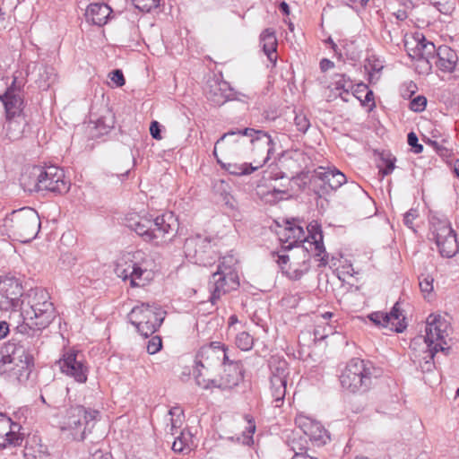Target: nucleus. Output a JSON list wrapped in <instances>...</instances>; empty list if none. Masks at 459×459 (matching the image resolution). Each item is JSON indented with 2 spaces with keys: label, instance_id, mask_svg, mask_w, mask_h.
<instances>
[{
  "label": "nucleus",
  "instance_id": "f257e3e1",
  "mask_svg": "<svg viewBox=\"0 0 459 459\" xmlns=\"http://www.w3.org/2000/svg\"><path fill=\"white\" fill-rule=\"evenodd\" d=\"M307 232L308 235L301 241L295 237L286 236V231H280L278 238L281 250L271 252V256L282 273L291 281L300 280L309 271L311 252L314 256L320 257V266H326L328 264L323 231Z\"/></svg>",
  "mask_w": 459,
  "mask_h": 459
},
{
  "label": "nucleus",
  "instance_id": "f03ea898",
  "mask_svg": "<svg viewBox=\"0 0 459 459\" xmlns=\"http://www.w3.org/2000/svg\"><path fill=\"white\" fill-rule=\"evenodd\" d=\"M20 333L25 335L17 343L9 342L5 344V354L1 361L6 366L5 371L10 377L19 383L29 379L34 368V357L38 353L39 342H40V332L33 324V320H24L17 326Z\"/></svg>",
  "mask_w": 459,
  "mask_h": 459
},
{
  "label": "nucleus",
  "instance_id": "7ed1b4c3",
  "mask_svg": "<svg viewBox=\"0 0 459 459\" xmlns=\"http://www.w3.org/2000/svg\"><path fill=\"white\" fill-rule=\"evenodd\" d=\"M244 136L250 138L249 143L255 146L261 144L265 147L266 157L263 163H265L270 155L274 152V143L268 133L255 130L254 128L246 127L244 129L230 130L224 133L215 143L212 154L217 158V148L221 147V152L227 158L238 157L242 154L243 146L245 145Z\"/></svg>",
  "mask_w": 459,
  "mask_h": 459
},
{
  "label": "nucleus",
  "instance_id": "20e7f679",
  "mask_svg": "<svg viewBox=\"0 0 459 459\" xmlns=\"http://www.w3.org/2000/svg\"><path fill=\"white\" fill-rule=\"evenodd\" d=\"M21 315L24 320H33L38 331L47 328L56 317L48 292L41 288L30 290L22 300Z\"/></svg>",
  "mask_w": 459,
  "mask_h": 459
},
{
  "label": "nucleus",
  "instance_id": "39448f33",
  "mask_svg": "<svg viewBox=\"0 0 459 459\" xmlns=\"http://www.w3.org/2000/svg\"><path fill=\"white\" fill-rule=\"evenodd\" d=\"M229 358L228 348L220 342H212L201 347L195 357L196 368L194 370L196 384L205 389L215 385V380L206 378L208 374H204L202 369L208 373L212 367L226 364Z\"/></svg>",
  "mask_w": 459,
  "mask_h": 459
},
{
  "label": "nucleus",
  "instance_id": "423d86ee",
  "mask_svg": "<svg viewBox=\"0 0 459 459\" xmlns=\"http://www.w3.org/2000/svg\"><path fill=\"white\" fill-rule=\"evenodd\" d=\"M374 371L370 361L353 358L340 376L341 385L352 394H364L371 387Z\"/></svg>",
  "mask_w": 459,
  "mask_h": 459
},
{
  "label": "nucleus",
  "instance_id": "0eeeda50",
  "mask_svg": "<svg viewBox=\"0 0 459 459\" xmlns=\"http://www.w3.org/2000/svg\"><path fill=\"white\" fill-rule=\"evenodd\" d=\"M449 323L440 315H429L426 321L425 335H419L412 339L411 347L423 344L427 349L428 356L432 359L438 351H444L448 336Z\"/></svg>",
  "mask_w": 459,
  "mask_h": 459
},
{
  "label": "nucleus",
  "instance_id": "6e6552de",
  "mask_svg": "<svg viewBox=\"0 0 459 459\" xmlns=\"http://www.w3.org/2000/svg\"><path fill=\"white\" fill-rule=\"evenodd\" d=\"M100 411L82 405L73 406L66 411L61 429L70 431L74 439L83 440L91 433L100 420Z\"/></svg>",
  "mask_w": 459,
  "mask_h": 459
},
{
  "label": "nucleus",
  "instance_id": "1a4fd4ad",
  "mask_svg": "<svg viewBox=\"0 0 459 459\" xmlns=\"http://www.w3.org/2000/svg\"><path fill=\"white\" fill-rule=\"evenodd\" d=\"M239 286L237 272L230 266H225V263L218 265L209 281L211 290L210 301L215 304L221 297Z\"/></svg>",
  "mask_w": 459,
  "mask_h": 459
},
{
  "label": "nucleus",
  "instance_id": "9d476101",
  "mask_svg": "<svg viewBox=\"0 0 459 459\" xmlns=\"http://www.w3.org/2000/svg\"><path fill=\"white\" fill-rule=\"evenodd\" d=\"M269 368L271 394L276 403L275 406L279 407L286 394L287 377L290 374L289 364L284 359L273 356L269 359Z\"/></svg>",
  "mask_w": 459,
  "mask_h": 459
},
{
  "label": "nucleus",
  "instance_id": "9b49d317",
  "mask_svg": "<svg viewBox=\"0 0 459 459\" xmlns=\"http://www.w3.org/2000/svg\"><path fill=\"white\" fill-rule=\"evenodd\" d=\"M33 173L34 178L41 183L42 191H49L55 194H65L70 188V183L65 178V172L56 166L41 167Z\"/></svg>",
  "mask_w": 459,
  "mask_h": 459
},
{
  "label": "nucleus",
  "instance_id": "f8f14e48",
  "mask_svg": "<svg viewBox=\"0 0 459 459\" xmlns=\"http://www.w3.org/2000/svg\"><path fill=\"white\" fill-rule=\"evenodd\" d=\"M58 365L62 373L73 377L77 383L84 384L87 381L89 368L81 352L68 351L58 360Z\"/></svg>",
  "mask_w": 459,
  "mask_h": 459
},
{
  "label": "nucleus",
  "instance_id": "ddd939ff",
  "mask_svg": "<svg viewBox=\"0 0 459 459\" xmlns=\"http://www.w3.org/2000/svg\"><path fill=\"white\" fill-rule=\"evenodd\" d=\"M22 286L19 280L10 277L0 281V309L15 310L22 307Z\"/></svg>",
  "mask_w": 459,
  "mask_h": 459
},
{
  "label": "nucleus",
  "instance_id": "4468645a",
  "mask_svg": "<svg viewBox=\"0 0 459 459\" xmlns=\"http://www.w3.org/2000/svg\"><path fill=\"white\" fill-rule=\"evenodd\" d=\"M402 316L400 302L397 301L393 306L389 313L377 311L368 316V319L376 325L382 327H389L396 333H402L405 330L407 325L405 323V317Z\"/></svg>",
  "mask_w": 459,
  "mask_h": 459
},
{
  "label": "nucleus",
  "instance_id": "2eb2a0df",
  "mask_svg": "<svg viewBox=\"0 0 459 459\" xmlns=\"http://www.w3.org/2000/svg\"><path fill=\"white\" fill-rule=\"evenodd\" d=\"M295 422L314 445L321 446L330 440L327 430L320 422L302 415L297 417Z\"/></svg>",
  "mask_w": 459,
  "mask_h": 459
},
{
  "label": "nucleus",
  "instance_id": "dca6fc26",
  "mask_svg": "<svg viewBox=\"0 0 459 459\" xmlns=\"http://www.w3.org/2000/svg\"><path fill=\"white\" fill-rule=\"evenodd\" d=\"M21 425L13 422L5 413L0 412V450L9 446H20L22 436L20 433Z\"/></svg>",
  "mask_w": 459,
  "mask_h": 459
},
{
  "label": "nucleus",
  "instance_id": "f3484780",
  "mask_svg": "<svg viewBox=\"0 0 459 459\" xmlns=\"http://www.w3.org/2000/svg\"><path fill=\"white\" fill-rule=\"evenodd\" d=\"M212 238L206 234V231L187 238L185 242L186 255L195 257L196 263L204 264V255L212 249Z\"/></svg>",
  "mask_w": 459,
  "mask_h": 459
},
{
  "label": "nucleus",
  "instance_id": "a211bd4d",
  "mask_svg": "<svg viewBox=\"0 0 459 459\" xmlns=\"http://www.w3.org/2000/svg\"><path fill=\"white\" fill-rule=\"evenodd\" d=\"M4 227L16 228L18 230H40L41 222L38 213L32 209H22L13 212L10 217L5 219Z\"/></svg>",
  "mask_w": 459,
  "mask_h": 459
},
{
  "label": "nucleus",
  "instance_id": "6ab92c4d",
  "mask_svg": "<svg viewBox=\"0 0 459 459\" xmlns=\"http://www.w3.org/2000/svg\"><path fill=\"white\" fill-rule=\"evenodd\" d=\"M314 176L323 183L322 194L337 190L347 181L346 176L335 168L319 167L314 171Z\"/></svg>",
  "mask_w": 459,
  "mask_h": 459
},
{
  "label": "nucleus",
  "instance_id": "aec40b11",
  "mask_svg": "<svg viewBox=\"0 0 459 459\" xmlns=\"http://www.w3.org/2000/svg\"><path fill=\"white\" fill-rule=\"evenodd\" d=\"M205 96L213 106H221L230 100L232 93L228 82L211 79L206 83Z\"/></svg>",
  "mask_w": 459,
  "mask_h": 459
},
{
  "label": "nucleus",
  "instance_id": "412c9836",
  "mask_svg": "<svg viewBox=\"0 0 459 459\" xmlns=\"http://www.w3.org/2000/svg\"><path fill=\"white\" fill-rule=\"evenodd\" d=\"M0 101L4 105L5 117L25 116L24 100L20 91L13 87L7 88L5 92L0 95Z\"/></svg>",
  "mask_w": 459,
  "mask_h": 459
},
{
  "label": "nucleus",
  "instance_id": "4be33fe9",
  "mask_svg": "<svg viewBox=\"0 0 459 459\" xmlns=\"http://www.w3.org/2000/svg\"><path fill=\"white\" fill-rule=\"evenodd\" d=\"M224 365V372L221 378V384L215 383L214 386L232 388L237 386L243 379L244 368L240 361L230 359Z\"/></svg>",
  "mask_w": 459,
  "mask_h": 459
},
{
  "label": "nucleus",
  "instance_id": "5701e85b",
  "mask_svg": "<svg viewBox=\"0 0 459 459\" xmlns=\"http://www.w3.org/2000/svg\"><path fill=\"white\" fill-rule=\"evenodd\" d=\"M441 234L438 231H432L433 238L439 248L442 256L453 257L459 251V244L455 231H445Z\"/></svg>",
  "mask_w": 459,
  "mask_h": 459
},
{
  "label": "nucleus",
  "instance_id": "b1692460",
  "mask_svg": "<svg viewBox=\"0 0 459 459\" xmlns=\"http://www.w3.org/2000/svg\"><path fill=\"white\" fill-rule=\"evenodd\" d=\"M28 126L26 116L5 117L3 126L5 138L17 141L23 137L25 128Z\"/></svg>",
  "mask_w": 459,
  "mask_h": 459
},
{
  "label": "nucleus",
  "instance_id": "393cba45",
  "mask_svg": "<svg viewBox=\"0 0 459 459\" xmlns=\"http://www.w3.org/2000/svg\"><path fill=\"white\" fill-rule=\"evenodd\" d=\"M113 11L105 3H92L86 9V18L92 24L98 26L105 25L110 19Z\"/></svg>",
  "mask_w": 459,
  "mask_h": 459
},
{
  "label": "nucleus",
  "instance_id": "a878e982",
  "mask_svg": "<svg viewBox=\"0 0 459 459\" xmlns=\"http://www.w3.org/2000/svg\"><path fill=\"white\" fill-rule=\"evenodd\" d=\"M437 61L436 65L444 73L451 74L455 72L458 56L456 52L446 45H442L437 48Z\"/></svg>",
  "mask_w": 459,
  "mask_h": 459
},
{
  "label": "nucleus",
  "instance_id": "bb28decb",
  "mask_svg": "<svg viewBox=\"0 0 459 459\" xmlns=\"http://www.w3.org/2000/svg\"><path fill=\"white\" fill-rule=\"evenodd\" d=\"M437 54V48L431 41H428L424 35L417 39L416 48L413 49V58L418 60H426L428 63L430 59L435 58Z\"/></svg>",
  "mask_w": 459,
  "mask_h": 459
},
{
  "label": "nucleus",
  "instance_id": "cd10ccee",
  "mask_svg": "<svg viewBox=\"0 0 459 459\" xmlns=\"http://www.w3.org/2000/svg\"><path fill=\"white\" fill-rule=\"evenodd\" d=\"M215 159L217 160V163L220 164V166L223 169L227 170L230 174L235 176L249 175L254 171L257 170L262 166V164L253 166L252 163L247 162H244L242 164H238L236 162H224L218 155L217 158Z\"/></svg>",
  "mask_w": 459,
  "mask_h": 459
},
{
  "label": "nucleus",
  "instance_id": "c85d7f7f",
  "mask_svg": "<svg viewBox=\"0 0 459 459\" xmlns=\"http://www.w3.org/2000/svg\"><path fill=\"white\" fill-rule=\"evenodd\" d=\"M148 315L151 316L150 320L142 323L138 322V326L136 327L138 333L146 338L154 333L164 320L161 310H158L156 313H149Z\"/></svg>",
  "mask_w": 459,
  "mask_h": 459
},
{
  "label": "nucleus",
  "instance_id": "c756f323",
  "mask_svg": "<svg viewBox=\"0 0 459 459\" xmlns=\"http://www.w3.org/2000/svg\"><path fill=\"white\" fill-rule=\"evenodd\" d=\"M263 50L270 61H276L277 39L274 30L267 28L260 35Z\"/></svg>",
  "mask_w": 459,
  "mask_h": 459
},
{
  "label": "nucleus",
  "instance_id": "7c9ffc66",
  "mask_svg": "<svg viewBox=\"0 0 459 459\" xmlns=\"http://www.w3.org/2000/svg\"><path fill=\"white\" fill-rule=\"evenodd\" d=\"M160 308L156 307H152L149 304L142 303L140 306H136L133 307L131 312L129 313V321L135 327L138 326V322H146L150 320L151 316H149V313H156Z\"/></svg>",
  "mask_w": 459,
  "mask_h": 459
},
{
  "label": "nucleus",
  "instance_id": "2f4dec72",
  "mask_svg": "<svg viewBox=\"0 0 459 459\" xmlns=\"http://www.w3.org/2000/svg\"><path fill=\"white\" fill-rule=\"evenodd\" d=\"M38 78L36 82L39 89L48 90L56 81V74L52 66L40 65L37 67Z\"/></svg>",
  "mask_w": 459,
  "mask_h": 459
},
{
  "label": "nucleus",
  "instance_id": "473e14b6",
  "mask_svg": "<svg viewBox=\"0 0 459 459\" xmlns=\"http://www.w3.org/2000/svg\"><path fill=\"white\" fill-rule=\"evenodd\" d=\"M148 221L152 230H172L176 225L178 226V220L172 212H166L155 218L150 216Z\"/></svg>",
  "mask_w": 459,
  "mask_h": 459
},
{
  "label": "nucleus",
  "instance_id": "72a5a7b5",
  "mask_svg": "<svg viewBox=\"0 0 459 459\" xmlns=\"http://www.w3.org/2000/svg\"><path fill=\"white\" fill-rule=\"evenodd\" d=\"M25 459H51L50 453L46 445L36 443L26 445L23 451Z\"/></svg>",
  "mask_w": 459,
  "mask_h": 459
},
{
  "label": "nucleus",
  "instance_id": "f704fd0d",
  "mask_svg": "<svg viewBox=\"0 0 459 459\" xmlns=\"http://www.w3.org/2000/svg\"><path fill=\"white\" fill-rule=\"evenodd\" d=\"M39 169V172H41V166H33L27 172H25L21 178V185L23 186L24 190L29 192H39L42 191L41 183L38 180V178H34L33 173L35 170Z\"/></svg>",
  "mask_w": 459,
  "mask_h": 459
},
{
  "label": "nucleus",
  "instance_id": "c9c22d12",
  "mask_svg": "<svg viewBox=\"0 0 459 459\" xmlns=\"http://www.w3.org/2000/svg\"><path fill=\"white\" fill-rule=\"evenodd\" d=\"M288 446L290 450L294 452V455H297L299 452L307 453V438L303 434L293 432L292 436L288 440Z\"/></svg>",
  "mask_w": 459,
  "mask_h": 459
},
{
  "label": "nucleus",
  "instance_id": "e433bc0d",
  "mask_svg": "<svg viewBox=\"0 0 459 459\" xmlns=\"http://www.w3.org/2000/svg\"><path fill=\"white\" fill-rule=\"evenodd\" d=\"M152 279V273L142 269L137 264H134V272L132 275L130 285L132 287H143Z\"/></svg>",
  "mask_w": 459,
  "mask_h": 459
},
{
  "label": "nucleus",
  "instance_id": "4c0bfd02",
  "mask_svg": "<svg viewBox=\"0 0 459 459\" xmlns=\"http://www.w3.org/2000/svg\"><path fill=\"white\" fill-rule=\"evenodd\" d=\"M125 226L127 230H138V229H145L152 230L150 221H148L147 216H140L137 213L129 214L126 218Z\"/></svg>",
  "mask_w": 459,
  "mask_h": 459
},
{
  "label": "nucleus",
  "instance_id": "58836bf2",
  "mask_svg": "<svg viewBox=\"0 0 459 459\" xmlns=\"http://www.w3.org/2000/svg\"><path fill=\"white\" fill-rule=\"evenodd\" d=\"M334 89L337 91H342L340 92V97L347 101L348 100L342 96V94H348L351 90L353 88L352 81L343 74H338L334 75L333 82Z\"/></svg>",
  "mask_w": 459,
  "mask_h": 459
},
{
  "label": "nucleus",
  "instance_id": "ea45409f",
  "mask_svg": "<svg viewBox=\"0 0 459 459\" xmlns=\"http://www.w3.org/2000/svg\"><path fill=\"white\" fill-rule=\"evenodd\" d=\"M95 128L98 130L99 134H107L111 128L114 126V119L111 115L108 117L103 116L99 117L95 122Z\"/></svg>",
  "mask_w": 459,
  "mask_h": 459
},
{
  "label": "nucleus",
  "instance_id": "a19ab883",
  "mask_svg": "<svg viewBox=\"0 0 459 459\" xmlns=\"http://www.w3.org/2000/svg\"><path fill=\"white\" fill-rule=\"evenodd\" d=\"M425 143L430 146H432L437 153L442 157H448L452 153V148L447 146L448 141L443 139L441 143L428 138L425 140Z\"/></svg>",
  "mask_w": 459,
  "mask_h": 459
},
{
  "label": "nucleus",
  "instance_id": "79ce46f5",
  "mask_svg": "<svg viewBox=\"0 0 459 459\" xmlns=\"http://www.w3.org/2000/svg\"><path fill=\"white\" fill-rule=\"evenodd\" d=\"M171 448L176 454L186 455L190 453L191 447L187 442V437L185 436L184 432H181L180 436L176 437Z\"/></svg>",
  "mask_w": 459,
  "mask_h": 459
},
{
  "label": "nucleus",
  "instance_id": "37998d69",
  "mask_svg": "<svg viewBox=\"0 0 459 459\" xmlns=\"http://www.w3.org/2000/svg\"><path fill=\"white\" fill-rule=\"evenodd\" d=\"M274 222L276 223L277 227H282L283 225H286L284 230H304L302 225L304 221L300 218H279L278 220H275Z\"/></svg>",
  "mask_w": 459,
  "mask_h": 459
},
{
  "label": "nucleus",
  "instance_id": "c03bdc74",
  "mask_svg": "<svg viewBox=\"0 0 459 459\" xmlns=\"http://www.w3.org/2000/svg\"><path fill=\"white\" fill-rule=\"evenodd\" d=\"M134 264L135 263L131 262L129 264L125 263V264H123L119 262L117 264L115 272L118 277L123 279V281H131L132 275L134 272Z\"/></svg>",
  "mask_w": 459,
  "mask_h": 459
},
{
  "label": "nucleus",
  "instance_id": "a18cd8bd",
  "mask_svg": "<svg viewBox=\"0 0 459 459\" xmlns=\"http://www.w3.org/2000/svg\"><path fill=\"white\" fill-rule=\"evenodd\" d=\"M236 345L242 351H249L254 344L253 337L247 332H241L236 336Z\"/></svg>",
  "mask_w": 459,
  "mask_h": 459
},
{
  "label": "nucleus",
  "instance_id": "49530a36",
  "mask_svg": "<svg viewBox=\"0 0 459 459\" xmlns=\"http://www.w3.org/2000/svg\"><path fill=\"white\" fill-rule=\"evenodd\" d=\"M429 221L434 230H453L450 221L445 215H433Z\"/></svg>",
  "mask_w": 459,
  "mask_h": 459
},
{
  "label": "nucleus",
  "instance_id": "de8ad7c7",
  "mask_svg": "<svg viewBox=\"0 0 459 459\" xmlns=\"http://www.w3.org/2000/svg\"><path fill=\"white\" fill-rule=\"evenodd\" d=\"M169 414L171 416V429H178L181 427L184 418V412L180 407H172Z\"/></svg>",
  "mask_w": 459,
  "mask_h": 459
},
{
  "label": "nucleus",
  "instance_id": "09e8293b",
  "mask_svg": "<svg viewBox=\"0 0 459 459\" xmlns=\"http://www.w3.org/2000/svg\"><path fill=\"white\" fill-rule=\"evenodd\" d=\"M134 6L142 12L150 13L160 5V0H132Z\"/></svg>",
  "mask_w": 459,
  "mask_h": 459
},
{
  "label": "nucleus",
  "instance_id": "8fccbe9b",
  "mask_svg": "<svg viewBox=\"0 0 459 459\" xmlns=\"http://www.w3.org/2000/svg\"><path fill=\"white\" fill-rule=\"evenodd\" d=\"M245 420H247L248 426L246 428V431L243 432V443L249 445L251 442H253V434L255 431V424L249 415H245Z\"/></svg>",
  "mask_w": 459,
  "mask_h": 459
},
{
  "label": "nucleus",
  "instance_id": "3c124183",
  "mask_svg": "<svg viewBox=\"0 0 459 459\" xmlns=\"http://www.w3.org/2000/svg\"><path fill=\"white\" fill-rule=\"evenodd\" d=\"M433 281L429 275L419 277V286L422 293H430L433 290Z\"/></svg>",
  "mask_w": 459,
  "mask_h": 459
},
{
  "label": "nucleus",
  "instance_id": "603ef678",
  "mask_svg": "<svg viewBox=\"0 0 459 459\" xmlns=\"http://www.w3.org/2000/svg\"><path fill=\"white\" fill-rule=\"evenodd\" d=\"M294 124L297 129L302 133H306L310 126L309 119L303 114L296 115Z\"/></svg>",
  "mask_w": 459,
  "mask_h": 459
},
{
  "label": "nucleus",
  "instance_id": "864d4df0",
  "mask_svg": "<svg viewBox=\"0 0 459 459\" xmlns=\"http://www.w3.org/2000/svg\"><path fill=\"white\" fill-rule=\"evenodd\" d=\"M427 106V99L422 95H419L410 102V108L414 112H421Z\"/></svg>",
  "mask_w": 459,
  "mask_h": 459
},
{
  "label": "nucleus",
  "instance_id": "5fc2aeb1",
  "mask_svg": "<svg viewBox=\"0 0 459 459\" xmlns=\"http://www.w3.org/2000/svg\"><path fill=\"white\" fill-rule=\"evenodd\" d=\"M161 338L160 336H153L148 341L146 349L149 354H155L161 349Z\"/></svg>",
  "mask_w": 459,
  "mask_h": 459
},
{
  "label": "nucleus",
  "instance_id": "6e6d98bb",
  "mask_svg": "<svg viewBox=\"0 0 459 459\" xmlns=\"http://www.w3.org/2000/svg\"><path fill=\"white\" fill-rule=\"evenodd\" d=\"M419 216V212L415 209H410L404 215H403V224L410 230L413 229V221L416 220Z\"/></svg>",
  "mask_w": 459,
  "mask_h": 459
},
{
  "label": "nucleus",
  "instance_id": "4d7b16f0",
  "mask_svg": "<svg viewBox=\"0 0 459 459\" xmlns=\"http://www.w3.org/2000/svg\"><path fill=\"white\" fill-rule=\"evenodd\" d=\"M109 78L117 87H121L126 83L123 72L119 69L113 70L109 74Z\"/></svg>",
  "mask_w": 459,
  "mask_h": 459
},
{
  "label": "nucleus",
  "instance_id": "13d9d810",
  "mask_svg": "<svg viewBox=\"0 0 459 459\" xmlns=\"http://www.w3.org/2000/svg\"><path fill=\"white\" fill-rule=\"evenodd\" d=\"M360 86H362L364 88V90L366 91V94H365V97L364 99L362 100L360 96H358L357 98L359 100H360L362 105L366 106H371V107H375V101H374V93L371 90H369L368 88L367 85L365 84H361Z\"/></svg>",
  "mask_w": 459,
  "mask_h": 459
},
{
  "label": "nucleus",
  "instance_id": "bf43d9fd",
  "mask_svg": "<svg viewBox=\"0 0 459 459\" xmlns=\"http://www.w3.org/2000/svg\"><path fill=\"white\" fill-rule=\"evenodd\" d=\"M423 352L425 353V356L423 357L424 362L420 364L421 371L424 372H430L435 368V364L433 362V358L430 359L428 356L427 349L424 347Z\"/></svg>",
  "mask_w": 459,
  "mask_h": 459
},
{
  "label": "nucleus",
  "instance_id": "052dcab7",
  "mask_svg": "<svg viewBox=\"0 0 459 459\" xmlns=\"http://www.w3.org/2000/svg\"><path fill=\"white\" fill-rule=\"evenodd\" d=\"M150 134L156 140L161 139L160 125L158 121H152L150 126Z\"/></svg>",
  "mask_w": 459,
  "mask_h": 459
},
{
  "label": "nucleus",
  "instance_id": "680f3d73",
  "mask_svg": "<svg viewBox=\"0 0 459 459\" xmlns=\"http://www.w3.org/2000/svg\"><path fill=\"white\" fill-rule=\"evenodd\" d=\"M13 238L14 240H17L21 243H28L30 240L34 239L38 236V233L39 231H37L35 234L30 235L29 237H26V238H23V236L21 235L20 231H13Z\"/></svg>",
  "mask_w": 459,
  "mask_h": 459
},
{
  "label": "nucleus",
  "instance_id": "e2e57ef3",
  "mask_svg": "<svg viewBox=\"0 0 459 459\" xmlns=\"http://www.w3.org/2000/svg\"><path fill=\"white\" fill-rule=\"evenodd\" d=\"M139 236L146 242H154L157 238L154 231H143Z\"/></svg>",
  "mask_w": 459,
  "mask_h": 459
},
{
  "label": "nucleus",
  "instance_id": "0e129e2a",
  "mask_svg": "<svg viewBox=\"0 0 459 459\" xmlns=\"http://www.w3.org/2000/svg\"><path fill=\"white\" fill-rule=\"evenodd\" d=\"M334 66L333 62L327 58H324L320 61V69L322 72H325Z\"/></svg>",
  "mask_w": 459,
  "mask_h": 459
},
{
  "label": "nucleus",
  "instance_id": "69168bd1",
  "mask_svg": "<svg viewBox=\"0 0 459 459\" xmlns=\"http://www.w3.org/2000/svg\"><path fill=\"white\" fill-rule=\"evenodd\" d=\"M325 43L329 44L331 48L333 49V51L334 52V55L338 57V58H341L342 57V53L340 51V49L338 48V46L334 43V41L332 39L331 37H329L326 40H325Z\"/></svg>",
  "mask_w": 459,
  "mask_h": 459
},
{
  "label": "nucleus",
  "instance_id": "338daca9",
  "mask_svg": "<svg viewBox=\"0 0 459 459\" xmlns=\"http://www.w3.org/2000/svg\"><path fill=\"white\" fill-rule=\"evenodd\" d=\"M385 169H381L384 176L389 175L394 169V163L391 160H387L385 161Z\"/></svg>",
  "mask_w": 459,
  "mask_h": 459
},
{
  "label": "nucleus",
  "instance_id": "774afa93",
  "mask_svg": "<svg viewBox=\"0 0 459 459\" xmlns=\"http://www.w3.org/2000/svg\"><path fill=\"white\" fill-rule=\"evenodd\" d=\"M9 333V325L5 321H0V340L4 338Z\"/></svg>",
  "mask_w": 459,
  "mask_h": 459
}]
</instances>
